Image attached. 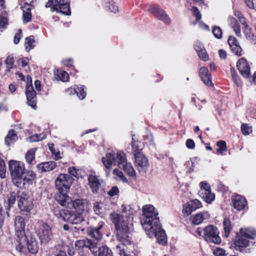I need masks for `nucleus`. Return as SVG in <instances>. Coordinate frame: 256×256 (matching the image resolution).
I'll return each instance as SVG.
<instances>
[{
	"instance_id": "nucleus-16",
	"label": "nucleus",
	"mask_w": 256,
	"mask_h": 256,
	"mask_svg": "<svg viewBox=\"0 0 256 256\" xmlns=\"http://www.w3.org/2000/svg\"><path fill=\"white\" fill-rule=\"evenodd\" d=\"M88 201L85 199H76L72 200L69 209H74V211L82 214L88 206Z\"/></svg>"
},
{
	"instance_id": "nucleus-64",
	"label": "nucleus",
	"mask_w": 256,
	"mask_h": 256,
	"mask_svg": "<svg viewBox=\"0 0 256 256\" xmlns=\"http://www.w3.org/2000/svg\"><path fill=\"white\" fill-rule=\"evenodd\" d=\"M69 173L72 176H76L78 175L77 170L74 167H70L68 168Z\"/></svg>"
},
{
	"instance_id": "nucleus-29",
	"label": "nucleus",
	"mask_w": 256,
	"mask_h": 256,
	"mask_svg": "<svg viewBox=\"0 0 256 256\" xmlns=\"http://www.w3.org/2000/svg\"><path fill=\"white\" fill-rule=\"evenodd\" d=\"M128 245L120 242L116 246V250L120 256H132L127 253V246Z\"/></svg>"
},
{
	"instance_id": "nucleus-10",
	"label": "nucleus",
	"mask_w": 256,
	"mask_h": 256,
	"mask_svg": "<svg viewBox=\"0 0 256 256\" xmlns=\"http://www.w3.org/2000/svg\"><path fill=\"white\" fill-rule=\"evenodd\" d=\"M72 183V178L66 174H60L56 180L55 184L58 191L68 192Z\"/></svg>"
},
{
	"instance_id": "nucleus-15",
	"label": "nucleus",
	"mask_w": 256,
	"mask_h": 256,
	"mask_svg": "<svg viewBox=\"0 0 256 256\" xmlns=\"http://www.w3.org/2000/svg\"><path fill=\"white\" fill-rule=\"evenodd\" d=\"M18 206L22 210L30 212L33 207L32 199L22 192L18 202Z\"/></svg>"
},
{
	"instance_id": "nucleus-23",
	"label": "nucleus",
	"mask_w": 256,
	"mask_h": 256,
	"mask_svg": "<svg viewBox=\"0 0 256 256\" xmlns=\"http://www.w3.org/2000/svg\"><path fill=\"white\" fill-rule=\"evenodd\" d=\"M199 75L206 85L210 86L212 84L211 75L208 73V69L206 68H201L199 70Z\"/></svg>"
},
{
	"instance_id": "nucleus-63",
	"label": "nucleus",
	"mask_w": 256,
	"mask_h": 256,
	"mask_svg": "<svg viewBox=\"0 0 256 256\" xmlns=\"http://www.w3.org/2000/svg\"><path fill=\"white\" fill-rule=\"evenodd\" d=\"M22 35V30H19L18 32L15 34L14 39V42L15 44H18L20 39Z\"/></svg>"
},
{
	"instance_id": "nucleus-60",
	"label": "nucleus",
	"mask_w": 256,
	"mask_h": 256,
	"mask_svg": "<svg viewBox=\"0 0 256 256\" xmlns=\"http://www.w3.org/2000/svg\"><path fill=\"white\" fill-rule=\"evenodd\" d=\"M4 211L0 205V228H1L4 224Z\"/></svg>"
},
{
	"instance_id": "nucleus-9",
	"label": "nucleus",
	"mask_w": 256,
	"mask_h": 256,
	"mask_svg": "<svg viewBox=\"0 0 256 256\" xmlns=\"http://www.w3.org/2000/svg\"><path fill=\"white\" fill-rule=\"evenodd\" d=\"M204 236L208 242L220 244L221 238L218 236L217 228L212 226H208L204 229Z\"/></svg>"
},
{
	"instance_id": "nucleus-38",
	"label": "nucleus",
	"mask_w": 256,
	"mask_h": 256,
	"mask_svg": "<svg viewBox=\"0 0 256 256\" xmlns=\"http://www.w3.org/2000/svg\"><path fill=\"white\" fill-rule=\"evenodd\" d=\"M14 223L16 230L24 228V218L22 216H16Z\"/></svg>"
},
{
	"instance_id": "nucleus-19",
	"label": "nucleus",
	"mask_w": 256,
	"mask_h": 256,
	"mask_svg": "<svg viewBox=\"0 0 256 256\" xmlns=\"http://www.w3.org/2000/svg\"><path fill=\"white\" fill-rule=\"evenodd\" d=\"M17 236V241L18 243L16 246V249L20 252H22L26 240L28 238L25 235L24 228L16 230Z\"/></svg>"
},
{
	"instance_id": "nucleus-47",
	"label": "nucleus",
	"mask_w": 256,
	"mask_h": 256,
	"mask_svg": "<svg viewBox=\"0 0 256 256\" xmlns=\"http://www.w3.org/2000/svg\"><path fill=\"white\" fill-rule=\"evenodd\" d=\"M57 76L58 79L62 82H66L69 78L68 72L66 71H58Z\"/></svg>"
},
{
	"instance_id": "nucleus-43",
	"label": "nucleus",
	"mask_w": 256,
	"mask_h": 256,
	"mask_svg": "<svg viewBox=\"0 0 256 256\" xmlns=\"http://www.w3.org/2000/svg\"><path fill=\"white\" fill-rule=\"evenodd\" d=\"M16 199V194L14 192H10L8 195V208H10L14 204Z\"/></svg>"
},
{
	"instance_id": "nucleus-22",
	"label": "nucleus",
	"mask_w": 256,
	"mask_h": 256,
	"mask_svg": "<svg viewBox=\"0 0 256 256\" xmlns=\"http://www.w3.org/2000/svg\"><path fill=\"white\" fill-rule=\"evenodd\" d=\"M232 204L234 208L238 210H241L246 206V198L240 195L235 196L232 199Z\"/></svg>"
},
{
	"instance_id": "nucleus-31",
	"label": "nucleus",
	"mask_w": 256,
	"mask_h": 256,
	"mask_svg": "<svg viewBox=\"0 0 256 256\" xmlns=\"http://www.w3.org/2000/svg\"><path fill=\"white\" fill-rule=\"evenodd\" d=\"M223 226L224 230V236L226 238H228L229 236L232 229L231 222L228 218H224L223 222Z\"/></svg>"
},
{
	"instance_id": "nucleus-52",
	"label": "nucleus",
	"mask_w": 256,
	"mask_h": 256,
	"mask_svg": "<svg viewBox=\"0 0 256 256\" xmlns=\"http://www.w3.org/2000/svg\"><path fill=\"white\" fill-rule=\"evenodd\" d=\"M8 24V18L6 17V14L4 12V14L2 13L0 15V27L4 28Z\"/></svg>"
},
{
	"instance_id": "nucleus-6",
	"label": "nucleus",
	"mask_w": 256,
	"mask_h": 256,
	"mask_svg": "<svg viewBox=\"0 0 256 256\" xmlns=\"http://www.w3.org/2000/svg\"><path fill=\"white\" fill-rule=\"evenodd\" d=\"M102 162L107 170H110L113 162H116L120 168L124 166L127 163V158L125 153L122 151L116 153H108L102 157Z\"/></svg>"
},
{
	"instance_id": "nucleus-30",
	"label": "nucleus",
	"mask_w": 256,
	"mask_h": 256,
	"mask_svg": "<svg viewBox=\"0 0 256 256\" xmlns=\"http://www.w3.org/2000/svg\"><path fill=\"white\" fill-rule=\"evenodd\" d=\"M122 168L130 176L134 178H136V172L134 170L131 163H126L124 166H122Z\"/></svg>"
},
{
	"instance_id": "nucleus-40",
	"label": "nucleus",
	"mask_w": 256,
	"mask_h": 256,
	"mask_svg": "<svg viewBox=\"0 0 256 256\" xmlns=\"http://www.w3.org/2000/svg\"><path fill=\"white\" fill-rule=\"evenodd\" d=\"M74 91L80 99L83 100L85 98L86 92L84 90V86H78L76 88H74Z\"/></svg>"
},
{
	"instance_id": "nucleus-11",
	"label": "nucleus",
	"mask_w": 256,
	"mask_h": 256,
	"mask_svg": "<svg viewBox=\"0 0 256 256\" xmlns=\"http://www.w3.org/2000/svg\"><path fill=\"white\" fill-rule=\"evenodd\" d=\"M135 165L140 172H146L148 168L149 163L148 158L140 152L134 153Z\"/></svg>"
},
{
	"instance_id": "nucleus-33",
	"label": "nucleus",
	"mask_w": 256,
	"mask_h": 256,
	"mask_svg": "<svg viewBox=\"0 0 256 256\" xmlns=\"http://www.w3.org/2000/svg\"><path fill=\"white\" fill-rule=\"evenodd\" d=\"M200 188L199 190L198 194L200 196H204L206 192L208 190H211L210 184L206 182H202L200 183Z\"/></svg>"
},
{
	"instance_id": "nucleus-18",
	"label": "nucleus",
	"mask_w": 256,
	"mask_h": 256,
	"mask_svg": "<svg viewBox=\"0 0 256 256\" xmlns=\"http://www.w3.org/2000/svg\"><path fill=\"white\" fill-rule=\"evenodd\" d=\"M102 227L103 224H100L98 226H90L86 229V233L89 236L94 238L97 241H99L102 240V234L100 231Z\"/></svg>"
},
{
	"instance_id": "nucleus-49",
	"label": "nucleus",
	"mask_w": 256,
	"mask_h": 256,
	"mask_svg": "<svg viewBox=\"0 0 256 256\" xmlns=\"http://www.w3.org/2000/svg\"><path fill=\"white\" fill-rule=\"evenodd\" d=\"M87 240L88 238L76 240L75 242V246L78 249L87 248Z\"/></svg>"
},
{
	"instance_id": "nucleus-56",
	"label": "nucleus",
	"mask_w": 256,
	"mask_h": 256,
	"mask_svg": "<svg viewBox=\"0 0 256 256\" xmlns=\"http://www.w3.org/2000/svg\"><path fill=\"white\" fill-rule=\"evenodd\" d=\"M102 204L101 202H96L94 204V210L97 214H100L102 213Z\"/></svg>"
},
{
	"instance_id": "nucleus-46",
	"label": "nucleus",
	"mask_w": 256,
	"mask_h": 256,
	"mask_svg": "<svg viewBox=\"0 0 256 256\" xmlns=\"http://www.w3.org/2000/svg\"><path fill=\"white\" fill-rule=\"evenodd\" d=\"M14 62V60L12 56H8L6 60L8 71L10 72V70L13 68Z\"/></svg>"
},
{
	"instance_id": "nucleus-26",
	"label": "nucleus",
	"mask_w": 256,
	"mask_h": 256,
	"mask_svg": "<svg viewBox=\"0 0 256 256\" xmlns=\"http://www.w3.org/2000/svg\"><path fill=\"white\" fill-rule=\"evenodd\" d=\"M89 184L93 192H96L100 186V184L96 176L90 175L88 178Z\"/></svg>"
},
{
	"instance_id": "nucleus-57",
	"label": "nucleus",
	"mask_w": 256,
	"mask_h": 256,
	"mask_svg": "<svg viewBox=\"0 0 256 256\" xmlns=\"http://www.w3.org/2000/svg\"><path fill=\"white\" fill-rule=\"evenodd\" d=\"M192 11L193 13V14L194 15V16L196 18V21H198L201 19V14H200V12H199L198 8L194 6L192 8Z\"/></svg>"
},
{
	"instance_id": "nucleus-45",
	"label": "nucleus",
	"mask_w": 256,
	"mask_h": 256,
	"mask_svg": "<svg viewBox=\"0 0 256 256\" xmlns=\"http://www.w3.org/2000/svg\"><path fill=\"white\" fill-rule=\"evenodd\" d=\"M230 73L235 84L238 86H240L242 84L241 81L234 68H230Z\"/></svg>"
},
{
	"instance_id": "nucleus-59",
	"label": "nucleus",
	"mask_w": 256,
	"mask_h": 256,
	"mask_svg": "<svg viewBox=\"0 0 256 256\" xmlns=\"http://www.w3.org/2000/svg\"><path fill=\"white\" fill-rule=\"evenodd\" d=\"M138 142L134 141L132 139V150H134V153L137 152H141L142 149L139 148H138L139 146H138Z\"/></svg>"
},
{
	"instance_id": "nucleus-39",
	"label": "nucleus",
	"mask_w": 256,
	"mask_h": 256,
	"mask_svg": "<svg viewBox=\"0 0 256 256\" xmlns=\"http://www.w3.org/2000/svg\"><path fill=\"white\" fill-rule=\"evenodd\" d=\"M216 146L218 147L217 149V152L222 154L224 152L227 150L226 142L224 140H220L216 142Z\"/></svg>"
},
{
	"instance_id": "nucleus-12",
	"label": "nucleus",
	"mask_w": 256,
	"mask_h": 256,
	"mask_svg": "<svg viewBox=\"0 0 256 256\" xmlns=\"http://www.w3.org/2000/svg\"><path fill=\"white\" fill-rule=\"evenodd\" d=\"M65 191H58L54 194V199L61 206L69 208L72 202V198Z\"/></svg>"
},
{
	"instance_id": "nucleus-54",
	"label": "nucleus",
	"mask_w": 256,
	"mask_h": 256,
	"mask_svg": "<svg viewBox=\"0 0 256 256\" xmlns=\"http://www.w3.org/2000/svg\"><path fill=\"white\" fill-rule=\"evenodd\" d=\"M213 254L215 256H226V252L220 248H216L213 250Z\"/></svg>"
},
{
	"instance_id": "nucleus-27",
	"label": "nucleus",
	"mask_w": 256,
	"mask_h": 256,
	"mask_svg": "<svg viewBox=\"0 0 256 256\" xmlns=\"http://www.w3.org/2000/svg\"><path fill=\"white\" fill-rule=\"evenodd\" d=\"M56 166V162L53 161H50L40 164L38 166V168L40 170H42V172H49Z\"/></svg>"
},
{
	"instance_id": "nucleus-51",
	"label": "nucleus",
	"mask_w": 256,
	"mask_h": 256,
	"mask_svg": "<svg viewBox=\"0 0 256 256\" xmlns=\"http://www.w3.org/2000/svg\"><path fill=\"white\" fill-rule=\"evenodd\" d=\"M106 2L108 4L107 6L108 8L110 10L114 12H116L118 10V6L114 4V2L112 0H106Z\"/></svg>"
},
{
	"instance_id": "nucleus-41",
	"label": "nucleus",
	"mask_w": 256,
	"mask_h": 256,
	"mask_svg": "<svg viewBox=\"0 0 256 256\" xmlns=\"http://www.w3.org/2000/svg\"><path fill=\"white\" fill-rule=\"evenodd\" d=\"M206 202L210 204L214 200L215 196L214 194L211 192V190H208L206 192L204 196H200Z\"/></svg>"
},
{
	"instance_id": "nucleus-24",
	"label": "nucleus",
	"mask_w": 256,
	"mask_h": 256,
	"mask_svg": "<svg viewBox=\"0 0 256 256\" xmlns=\"http://www.w3.org/2000/svg\"><path fill=\"white\" fill-rule=\"evenodd\" d=\"M27 247L30 252L32 254H36L38 250V246L36 240L34 238L30 237L26 240L24 249Z\"/></svg>"
},
{
	"instance_id": "nucleus-34",
	"label": "nucleus",
	"mask_w": 256,
	"mask_h": 256,
	"mask_svg": "<svg viewBox=\"0 0 256 256\" xmlns=\"http://www.w3.org/2000/svg\"><path fill=\"white\" fill-rule=\"evenodd\" d=\"M244 34L246 38L251 42H255L256 37L252 33L251 28L249 26L244 28Z\"/></svg>"
},
{
	"instance_id": "nucleus-35",
	"label": "nucleus",
	"mask_w": 256,
	"mask_h": 256,
	"mask_svg": "<svg viewBox=\"0 0 256 256\" xmlns=\"http://www.w3.org/2000/svg\"><path fill=\"white\" fill-rule=\"evenodd\" d=\"M35 40L34 36H32L30 37H27L25 40L26 49L27 52H29L31 49L33 48L34 46V44Z\"/></svg>"
},
{
	"instance_id": "nucleus-28",
	"label": "nucleus",
	"mask_w": 256,
	"mask_h": 256,
	"mask_svg": "<svg viewBox=\"0 0 256 256\" xmlns=\"http://www.w3.org/2000/svg\"><path fill=\"white\" fill-rule=\"evenodd\" d=\"M18 138L17 135L14 130H11L5 138V144L8 146L12 144Z\"/></svg>"
},
{
	"instance_id": "nucleus-5",
	"label": "nucleus",
	"mask_w": 256,
	"mask_h": 256,
	"mask_svg": "<svg viewBox=\"0 0 256 256\" xmlns=\"http://www.w3.org/2000/svg\"><path fill=\"white\" fill-rule=\"evenodd\" d=\"M53 212L54 216L58 218H60L64 222H68L72 224H78L84 220L82 214L80 212L60 209L58 206L54 208Z\"/></svg>"
},
{
	"instance_id": "nucleus-4",
	"label": "nucleus",
	"mask_w": 256,
	"mask_h": 256,
	"mask_svg": "<svg viewBox=\"0 0 256 256\" xmlns=\"http://www.w3.org/2000/svg\"><path fill=\"white\" fill-rule=\"evenodd\" d=\"M256 236V232L249 228H242L234 238V248L240 252L246 251V248L250 244V240Z\"/></svg>"
},
{
	"instance_id": "nucleus-53",
	"label": "nucleus",
	"mask_w": 256,
	"mask_h": 256,
	"mask_svg": "<svg viewBox=\"0 0 256 256\" xmlns=\"http://www.w3.org/2000/svg\"><path fill=\"white\" fill-rule=\"evenodd\" d=\"M192 207L191 208V205L190 203L185 204L183 207V213L186 214V216L190 215L192 212L194 211V210H192Z\"/></svg>"
},
{
	"instance_id": "nucleus-61",
	"label": "nucleus",
	"mask_w": 256,
	"mask_h": 256,
	"mask_svg": "<svg viewBox=\"0 0 256 256\" xmlns=\"http://www.w3.org/2000/svg\"><path fill=\"white\" fill-rule=\"evenodd\" d=\"M186 146L188 148L194 149L195 147V143L192 139H188L186 141Z\"/></svg>"
},
{
	"instance_id": "nucleus-37",
	"label": "nucleus",
	"mask_w": 256,
	"mask_h": 256,
	"mask_svg": "<svg viewBox=\"0 0 256 256\" xmlns=\"http://www.w3.org/2000/svg\"><path fill=\"white\" fill-rule=\"evenodd\" d=\"M98 256H112V253L108 248L101 246L98 248Z\"/></svg>"
},
{
	"instance_id": "nucleus-21",
	"label": "nucleus",
	"mask_w": 256,
	"mask_h": 256,
	"mask_svg": "<svg viewBox=\"0 0 256 256\" xmlns=\"http://www.w3.org/2000/svg\"><path fill=\"white\" fill-rule=\"evenodd\" d=\"M194 48L196 52L200 58L206 62L208 60V54L202 44L198 42H196L194 45Z\"/></svg>"
},
{
	"instance_id": "nucleus-2",
	"label": "nucleus",
	"mask_w": 256,
	"mask_h": 256,
	"mask_svg": "<svg viewBox=\"0 0 256 256\" xmlns=\"http://www.w3.org/2000/svg\"><path fill=\"white\" fill-rule=\"evenodd\" d=\"M8 169L13 184L21 189H26L32 185L36 178L33 171L26 169L24 164L19 161L10 160Z\"/></svg>"
},
{
	"instance_id": "nucleus-50",
	"label": "nucleus",
	"mask_w": 256,
	"mask_h": 256,
	"mask_svg": "<svg viewBox=\"0 0 256 256\" xmlns=\"http://www.w3.org/2000/svg\"><path fill=\"white\" fill-rule=\"evenodd\" d=\"M241 130L242 133L245 136L248 135L252 132L251 127L249 126L246 124H244L242 125Z\"/></svg>"
},
{
	"instance_id": "nucleus-14",
	"label": "nucleus",
	"mask_w": 256,
	"mask_h": 256,
	"mask_svg": "<svg viewBox=\"0 0 256 256\" xmlns=\"http://www.w3.org/2000/svg\"><path fill=\"white\" fill-rule=\"evenodd\" d=\"M36 92L32 84H27L26 90V94L27 98V103L28 106L35 108L36 104Z\"/></svg>"
},
{
	"instance_id": "nucleus-55",
	"label": "nucleus",
	"mask_w": 256,
	"mask_h": 256,
	"mask_svg": "<svg viewBox=\"0 0 256 256\" xmlns=\"http://www.w3.org/2000/svg\"><path fill=\"white\" fill-rule=\"evenodd\" d=\"M190 204L191 205V208L192 207V210H194L202 206V204L200 202L196 199L191 201Z\"/></svg>"
},
{
	"instance_id": "nucleus-7",
	"label": "nucleus",
	"mask_w": 256,
	"mask_h": 256,
	"mask_svg": "<svg viewBox=\"0 0 256 256\" xmlns=\"http://www.w3.org/2000/svg\"><path fill=\"white\" fill-rule=\"evenodd\" d=\"M46 7H50L52 12H60L67 16L71 13L68 0H48Z\"/></svg>"
},
{
	"instance_id": "nucleus-25",
	"label": "nucleus",
	"mask_w": 256,
	"mask_h": 256,
	"mask_svg": "<svg viewBox=\"0 0 256 256\" xmlns=\"http://www.w3.org/2000/svg\"><path fill=\"white\" fill-rule=\"evenodd\" d=\"M210 217V216L208 212H203L192 216L191 218L192 222L198 225L202 223L204 220L208 219Z\"/></svg>"
},
{
	"instance_id": "nucleus-58",
	"label": "nucleus",
	"mask_w": 256,
	"mask_h": 256,
	"mask_svg": "<svg viewBox=\"0 0 256 256\" xmlns=\"http://www.w3.org/2000/svg\"><path fill=\"white\" fill-rule=\"evenodd\" d=\"M119 193V190L116 186H114L108 192V194L110 196H116Z\"/></svg>"
},
{
	"instance_id": "nucleus-32",
	"label": "nucleus",
	"mask_w": 256,
	"mask_h": 256,
	"mask_svg": "<svg viewBox=\"0 0 256 256\" xmlns=\"http://www.w3.org/2000/svg\"><path fill=\"white\" fill-rule=\"evenodd\" d=\"M98 242V241H97L96 239L91 240L88 238L87 248H88L93 254H96L97 252Z\"/></svg>"
},
{
	"instance_id": "nucleus-62",
	"label": "nucleus",
	"mask_w": 256,
	"mask_h": 256,
	"mask_svg": "<svg viewBox=\"0 0 256 256\" xmlns=\"http://www.w3.org/2000/svg\"><path fill=\"white\" fill-rule=\"evenodd\" d=\"M232 28L235 32L236 34L238 36L240 37L242 34L240 25L238 24L236 26H232Z\"/></svg>"
},
{
	"instance_id": "nucleus-48",
	"label": "nucleus",
	"mask_w": 256,
	"mask_h": 256,
	"mask_svg": "<svg viewBox=\"0 0 256 256\" xmlns=\"http://www.w3.org/2000/svg\"><path fill=\"white\" fill-rule=\"evenodd\" d=\"M212 32L214 36L217 38H221L222 37V30L219 26H214L213 28Z\"/></svg>"
},
{
	"instance_id": "nucleus-13",
	"label": "nucleus",
	"mask_w": 256,
	"mask_h": 256,
	"mask_svg": "<svg viewBox=\"0 0 256 256\" xmlns=\"http://www.w3.org/2000/svg\"><path fill=\"white\" fill-rule=\"evenodd\" d=\"M148 11L157 17L159 20L163 21L166 24H169L170 20L165 12L158 6H150L148 8Z\"/></svg>"
},
{
	"instance_id": "nucleus-36",
	"label": "nucleus",
	"mask_w": 256,
	"mask_h": 256,
	"mask_svg": "<svg viewBox=\"0 0 256 256\" xmlns=\"http://www.w3.org/2000/svg\"><path fill=\"white\" fill-rule=\"evenodd\" d=\"M23 10V20L24 23H27L29 22L32 18L31 9L30 8H24Z\"/></svg>"
},
{
	"instance_id": "nucleus-1",
	"label": "nucleus",
	"mask_w": 256,
	"mask_h": 256,
	"mask_svg": "<svg viewBox=\"0 0 256 256\" xmlns=\"http://www.w3.org/2000/svg\"><path fill=\"white\" fill-rule=\"evenodd\" d=\"M143 216L141 224L146 234L150 238L154 236L158 242L162 245L166 243V236L164 230L162 229L158 212L152 205H146L143 207Z\"/></svg>"
},
{
	"instance_id": "nucleus-17",
	"label": "nucleus",
	"mask_w": 256,
	"mask_h": 256,
	"mask_svg": "<svg viewBox=\"0 0 256 256\" xmlns=\"http://www.w3.org/2000/svg\"><path fill=\"white\" fill-rule=\"evenodd\" d=\"M236 66L240 74L244 78H248L250 75V68L244 58H240L237 62Z\"/></svg>"
},
{
	"instance_id": "nucleus-42",
	"label": "nucleus",
	"mask_w": 256,
	"mask_h": 256,
	"mask_svg": "<svg viewBox=\"0 0 256 256\" xmlns=\"http://www.w3.org/2000/svg\"><path fill=\"white\" fill-rule=\"evenodd\" d=\"M35 151L34 149H31L26 154V160L30 164H32V162L34 160Z\"/></svg>"
},
{
	"instance_id": "nucleus-44",
	"label": "nucleus",
	"mask_w": 256,
	"mask_h": 256,
	"mask_svg": "<svg viewBox=\"0 0 256 256\" xmlns=\"http://www.w3.org/2000/svg\"><path fill=\"white\" fill-rule=\"evenodd\" d=\"M46 138V134L42 133L40 134H36L32 136L30 138L31 142H38Z\"/></svg>"
},
{
	"instance_id": "nucleus-3",
	"label": "nucleus",
	"mask_w": 256,
	"mask_h": 256,
	"mask_svg": "<svg viewBox=\"0 0 256 256\" xmlns=\"http://www.w3.org/2000/svg\"><path fill=\"white\" fill-rule=\"evenodd\" d=\"M110 218L114 224L116 236L119 242L125 244H130L131 240L128 234L133 226L132 215L123 211L122 214L114 212L110 214Z\"/></svg>"
},
{
	"instance_id": "nucleus-8",
	"label": "nucleus",
	"mask_w": 256,
	"mask_h": 256,
	"mask_svg": "<svg viewBox=\"0 0 256 256\" xmlns=\"http://www.w3.org/2000/svg\"><path fill=\"white\" fill-rule=\"evenodd\" d=\"M36 232L42 244L48 243L53 236L51 228L44 222L38 224Z\"/></svg>"
},
{
	"instance_id": "nucleus-20",
	"label": "nucleus",
	"mask_w": 256,
	"mask_h": 256,
	"mask_svg": "<svg viewBox=\"0 0 256 256\" xmlns=\"http://www.w3.org/2000/svg\"><path fill=\"white\" fill-rule=\"evenodd\" d=\"M228 42L232 50L237 56L242 55V49L238 44V40L233 36L228 37Z\"/></svg>"
}]
</instances>
